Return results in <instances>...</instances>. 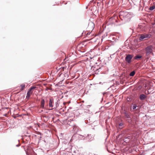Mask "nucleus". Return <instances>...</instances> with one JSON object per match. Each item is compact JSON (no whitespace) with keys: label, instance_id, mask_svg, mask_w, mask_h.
<instances>
[{"label":"nucleus","instance_id":"nucleus-1","mask_svg":"<svg viewBox=\"0 0 155 155\" xmlns=\"http://www.w3.org/2000/svg\"><path fill=\"white\" fill-rule=\"evenodd\" d=\"M153 48V47L152 45H149L146 48L145 51L146 56H149L152 53Z\"/></svg>","mask_w":155,"mask_h":155},{"label":"nucleus","instance_id":"nucleus-2","mask_svg":"<svg viewBox=\"0 0 155 155\" xmlns=\"http://www.w3.org/2000/svg\"><path fill=\"white\" fill-rule=\"evenodd\" d=\"M151 36L150 34H141L140 35V37L139 38V40L140 41H142L144 39L147 38H150Z\"/></svg>","mask_w":155,"mask_h":155},{"label":"nucleus","instance_id":"nucleus-3","mask_svg":"<svg viewBox=\"0 0 155 155\" xmlns=\"http://www.w3.org/2000/svg\"><path fill=\"white\" fill-rule=\"evenodd\" d=\"M133 57V56L131 54H128L127 55L125 58L126 61L128 64H130L131 62V59Z\"/></svg>","mask_w":155,"mask_h":155},{"label":"nucleus","instance_id":"nucleus-4","mask_svg":"<svg viewBox=\"0 0 155 155\" xmlns=\"http://www.w3.org/2000/svg\"><path fill=\"white\" fill-rule=\"evenodd\" d=\"M124 127V124L122 121L121 122H119L117 124L116 127L118 130H121Z\"/></svg>","mask_w":155,"mask_h":155},{"label":"nucleus","instance_id":"nucleus-5","mask_svg":"<svg viewBox=\"0 0 155 155\" xmlns=\"http://www.w3.org/2000/svg\"><path fill=\"white\" fill-rule=\"evenodd\" d=\"M94 140V136L91 134L86 135V140L89 142L91 141Z\"/></svg>","mask_w":155,"mask_h":155},{"label":"nucleus","instance_id":"nucleus-6","mask_svg":"<svg viewBox=\"0 0 155 155\" xmlns=\"http://www.w3.org/2000/svg\"><path fill=\"white\" fill-rule=\"evenodd\" d=\"M124 114L125 117L128 119L127 120L128 122H129L130 120L131 117L129 114L127 113L126 111L124 112Z\"/></svg>","mask_w":155,"mask_h":155},{"label":"nucleus","instance_id":"nucleus-7","mask_svg":"<svg viewBox=\"0 0 155 155\" xmlns=\"http://www.w3.org/2000/svg\"><path fill=\"white\" fill-rule=\"evenodd\" d=\"M124 13L123 12H121L120 13V15L122 16L123 18H128L130 16V14L128 13H125V15H124Z\"/></svg>","mask_w":155,"mask_h":155},{"label":"nucleus","instance_id":"nucleus-8","mask_svg":"<svg viewBox=\"0 0 155 155\" xmlns=\"http://www.w3.org/2000/svg\"><path fill=\"white\" fill-rule=\"evenodd\" d=\"M76 135L78 137L79 139L86 140V135H81L79 134H76Z\"/></svg>","mask_w":155,"mask_h":155},{"label":"nucleus","instance_id":"nucleus-9","mask_svg":"<svg viewBox=\"0 0 155 155\" xmlns=\"http://www.w3.org/2000/svg\"><path fill=\"white\" fill-rule=\"evenodd\" d=\"M147 96L143 94H141L139 97L140 99V100L143 101L145 100L147 98Z\"/></svg>","mask_w":155,"mask_h":155},{"label":"nucleus","instance_id":"nucleus-10","mask_svg":"<svg viewBox=\"0 0 155 155\" xmlns=\"http://www.w3.org/2000/svg\"><path fill=\"white\" fill-rule=\"evenodd\" d=\"M53 99H49V107H53Z\"/></svg>","mask_w":155,"mask_h":155},{"label":"nucleus","instance_id":"nucleus-11","mask_svg":"<svg viewBox=\"0 0 155 155\" xmlns=\"http://www.w3.org/2000/svg\"><path fill=\"white\" fill-rule=\"evenodd\" d=\"M45 100L44 99H42L41 101V107L42 109L45 108Z\"/></svg>","mask_w":155,"mask_h":155},{"label":"nucleus","instance_id":"nucleus-12","mask_svg":"<svg viewBox=\"0 0 155 155\" xmlns=\"http://www.w3.org/2000/svg\"><path fill=\"white\" fill-rule=\"evenodd\" d=\"M32 93V92H31L29 91H28L27 93V94L26 98L27 99H29L30 96V95Z\"/></svg>","mask_w":155,"mask_h":155},{"label":"nucleus","instance_id":"nucleus-13","mask_svg":"<svg viewBox=\"0 0 155 155\" xmlns=\"http://www.w3.org/2000/svg\"><path fill=\"white\" fill-rule=\"evenodd\" d=\"M73 129L75 132H77L78 130V127L77 126H75L73 127Z\"/></svg>","mask_w":155,"mask_h":155},{"label":"nucleus","instance_id":"nucleus-14","mask_svg":"<svg viewBox=\"0 0 155 155\" xmlns=\"http://www.w3.org/2000/svg\"><path fill=\"white\" fill-rule=\"evenodd\" d=\"M142 57V56L141 55H137L135 57L134 59H140V58H141Z\"/></svg>","mask_w":155,"mask_h":155},{"label":"nucleus","instance_id":"nucleus-15","mask_svg":"<svg viewBox=\"0 0 155 155\" xmlns=\"http://www.w3.org/2000/svg\"><path fill=\"white\" fill-rule=\"evenodd\" d=\"M20 86L21 87V91L24 89V88H25V85L24 84H21Z\"/></svg>","mask_w":155,"mask_h":155},{"label":"nucleus","instance_id":"nucleus-16","mask_svg":"<svg viewBox=\"0 0 155 155\" xmlns=\"http://www.w3.org/2000/svg\"><path fill=\"white\" fill-rule=\"evenodd\" d=\"M36 88V87L35 86H32L30 88L28 91H29L31 92V90L35 89Z\"/></svg>","mask_w":155,"mask_h":155},{"label":"nucleus","instance_id":"nucleus-17","mask_svg":"<svg viewBox=\"0 0 155 155\" xmlns=\"http://www.w3.org/2000/svg\"><path fill=\"white\" fill-rule=\"evenodd\" d=\"M135 74V71H133L130 74V76H134Z\"/></svg>","mask_w":155,"mask_h":155},{"label":"nucleus","instance_id":"nucleus-18","mask_svg":"<svg viewBox=\"0 0 155 155\" xmlns=\"http://www.w3.org/2000/svg\"><path fill=\"white\" fill-rule=\"evenodd\" d=\"M155 8V6H152L150 7L149 8V10H150L152 11Z\"/></svg>","mask_w":155,"mask_h":155},{"label":"nucleus","instance_id":"nucleus-19","mask_svg":"<svg viewBox=\"0 0 155 155\" xmlns=\"http://www.w3.org/2000/svg\"><path fill=\"white\" fill-rule=\"evenodd\" d=\"M138 106H137L136 105L134 104L133 106L132 107V108L133 110H134L136 109L137 107Z\"/></svg>","mask_w":155,"mask_h":155},{"label":"nucleus","instance_id":"nucleus-20","mask_svg":"<svg viewBox=\"0 0 155 155\" xmlns=\"http://www.w3.org/2000/svg\"><path fill=\"white\" fill-rule=\"evenodd\" d=\"M58 101H57V102L55 103V107H57L58 106Z\"/></svg>","mask_w":155,"mask_h":155},{"label":"nucleus","instance_id":"nucleus-21","mask_svg":"<svg viewBox=\"0 0 155 155\" xmlns=\"http://www.w3.org/2000/svg\"><path fill=\"white\" fill-rule=\"evenodd\" d=\"M64 76H68V74H64Z\"/></svg>","mask_w":155,"mask_h":155},{"label":"nucleus","instance_id":"nucleus-22","mask_svg":"<svg viewBox=\"0 0 155 155\" xmlns=\"http://www.w3.org/2000/svg\"><path fill=\"white\" fill-rule=\"evenodd\" d=\"M20 146V145L19 144L16 145V146L17 147H18L19 146Z\"/></svg>","mask_w":155,"mask_h":155},{"label":"nucleus","instance_id":"nucleus-23","mask_svg":"<svg viewBox=\"0 0 155 155\" xmlns=\"http://www.w3.org/2000/svg\"><path fill=\"white\" fill-rule=\"evenodd\" d=\"M124 141L125 142H126V141H129V140H124Z\"/></svg>","mask_w":155,"mask_h":155},{"label":"nucleus","instance_id":"nucleus-24","mask_svg":"<svg viewBox=\"0 0 155 155\" xmlns=\"http://www.w3.org/2000/svg\"><path fill=\"white\" fill-rule=\"evenodd\" d=\"M74 137V136H73L72 137V138L73 139V137Z\"/></svg>","mask_w":155,"mask_h":155},{"label":"nucleus","instance_id":"nucleus-25","mask_svg":"<svg viewBox=\"0 0 155 155\" xmlns=\"http://www.w3.org/2000/svg\"><path fill=\"white\" fill-rule=\"evenodd\" d=\"M127 139V138H126L125 139H124V140H125V139Z\"/></svg>","mask_w":155,"mask_h":155}]
</instances>
